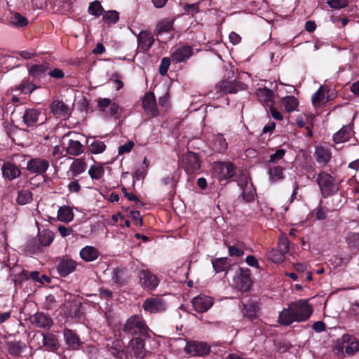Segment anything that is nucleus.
<instances>
[{
    "mask_svg": "<svg viewBox=\"0 0 359 359\" xmlns=\"http://www.w3.org/2000/svg\"><path fill=\"white\" fill-rule=\"evenodd\" d=\"M316 182L323 197L332 196L339 190V183L331 175L325 172L318 174Z\"/></svg>",
    "mask_w": 359,
    "mask_h": 359,
    "instance_id": "f257e3e1",
    "label": "nucleus"
},
{
    "mask_svg": "<svg viewBox=\"0 0 359 359\" xmlns=\"http://www.w3.org/2000/svg\"><path fill=\"white\" fill-rule=\"evenodd\" d=\"M123 330L126 334L144 336L149 328L141 316L134 315L126 320Z\"/></svg>",
    "mask_w": 359,
    "mask_h": 359,
    "instance_id": "f03ea898",
    "label": "nucleus"
},
{
    "mask_svg": "<svg viewBox=\"0 0 359 359\" xmlns=\"http://www.w3.org/2000/svg\"><path fill=\"white\" fill-rule=\"evenodd\" d=\"M250 271L245 268H238L233 278V285L240 291L246 292L251 286Z\"/></svg>",
    "mask_w": 359,
    "mask_h": 359,
    "instance_id": "7ed1b4c3",
    "label": "nucleus"
},
{
    "mask_svg": "<svg viewBox=\"0 0 359 359\" xmlns=\"http://www.w3.org/2000/svg\"><path fill=\"white\" fill-rule=\"evenodd\" d=\"M292 308L294 311L297 322L306 321L313 313L312 306L309 304L308 299H299L292 302Z\"/></svg>",
    "mask_w": 359,
    "mask_h": 359,
    "instance_id": "20e7f679",
    "label": "nucleus"
},
{
    "mask_svg": "<svg viewBox=\"0 0 359 359\" xmlns=\"http://www.w3.org/2000/svg\"><path fill=\"white\" fill-rule=\"evenodd\" d=\"M182 166L189 175L194 174L201 168V161L197 154L188 151L181 159Z\"/></svg>",
    "mask_w": 359,
    "mask_h": 359,
    "instance_id": "39448f33",
    "label": "nucleus"
},
{
    "mask_svg": "<svg viewBox=\"0 0 359 359\" xmlns=\"http://www.w3.org/2000/svg\"><path fill=\"white\" fill-rule=\"evenodd\" d=\"M219 180H228L235 175V168L230 162H215L212 167Z\"/></svg>",
    "mask_w": 359,
    "mask_h": 359,
    "instance_id": "423d86ee",
    "label": "nucleus"
},
{
    "mask_svg": "<svg viewBox=\"0 0 359 359\" xmlns=\"http://www.w3.org/2000/svg\"><path fill=\"white\" fill-rule=\"evenodd\" d=\"M138 277L141 286L147 290H154L159 283L157 276L147 269L141 270L139 272Z\"/></svg>",
    "mask_w": 359,
    "mask_h": 359,
    "instance_id": "0eeeda50",
    "label": "nucleus"
},
{
    "mask_svg": "<svg viewBox=\"0 0 359 359\" xmlns=\"http://www.w3.org/2000/svg\"><path fill=\"white\" fill-rule=\"evenodd\" d=\"M48 167L49 162L41 158H33L27 163V170L31 174L42 175L46 172Z\"/></svg>",
    "mask_w": 359,
    "mask_h": 359,
    "instance_id": "6e6552de",
    "label": "nucleus"
},
{
    "mask_svg": "<svg viewBox=\"0 0 359 359\" xmlns=\"http://www.w3.org/2000/svg\"><path fill=\"white\" fill-rule=\"evenodd\" d=\"M2 177L5 180L12 181L21 175V170L16 164L7 161L1 166Z\"/></svg>",
    "mask_w": 359,
    "mask_h": 359,
    "instance_id": "1a4fd4ad",
    "label": "nucleus"
},
{
    "mask_svg": "<svg viewBox=\"0 0 359 359\" xmlns=\"http://www.w3.org/2000/svg\"><path fill=\"white\" fill-rule=\"evenodd\" d=\"M238 185L243 189V199L247 202L253 201L255 189L253 188L251 179L247 175H243L238 180Z\"/></svg>",
    "mask_w": 359,
    "mask_h": 359,
    "instance_id": "9d476101",
    "label": "nucleus"
},
{
    "mask_svg": "<svg viewBox=\"0 0 359 359\" xmlns=\"http://www.w3.org/2000/svg\"><path fill=\"white\" fill-rule=\"evenodd\" d=\"M184 351L192 356H202L209 353L210 347L203 342L189 341L184 347Z\"/></svg>",
    "mask_w": 359,
    "mask_h": 359,
    "instance_id": "9b49d317",
    "label": "nucleus"
},
{
    "mask_svg": "<svg viewBox=\"0 0 359 359\" xmlns=\"http://www.w3.org/2000/svg\"><path fill=\"white\" fill-rule=\"evenodd\" d=\"M330 89L325 86H321L312 95L311 101L314 108H321L330 100L329 95Z\"/></svg>",
    "mask_w": 359,
    "mask_h": 359,
    "instance_id": "f8f14e48",
    "label": "nucleus"
},
{
    "mask_svg": "<svg viewBox=\"0 0 359 359\" xmlns=\"http://www.w3.org/2000/svg\"><path fill=\"white\" fill-rule=\"evenodd\" d=\"M192 305L197 312L204 313L212 307L213 299L209 296L200 294L192 299Z\"/></svg>",
    "mask_w": 359,
    "mask_h": 359,
    "instance_id": "ddd939ff",
    "label": "nucleus"
},
{
    "mask_svg": "<svg viewBox=\"0 0 359 359\" xmlns=\"http://www.w3.org/2000/svg\"><path fill=\"white\" fill-rule=\"evenodd\" d=\"M341 348L348 355H353L359 351V340L350 334H344L341 338Z\"/></svg>",
    "mask_w": 359,
    "mask_h": 359,
    "instance_id": "4468645a",
    "label": "nucleus"
},
{
    "mask_svg": "<svg viewBox=\"0 0 359 359\" xmlns=\"http://www.w3.org/2000/svg\"><path fill=\"white\" fill-rule=\"evenodd\" d=\"M144 311L149 313H157L166 309L165 302L160 297L147 299L142 305Z\"/></svg>",
    "mask_w": 359,
    "mask_h": 359,
    "instance_id": "2eb2a0df",
    "label": "nucleus"
},
{
    "mask_svg": "<svg viewBox=\"0 0 359 359\" xmlns=\"http://www.w3.org/2000/svg\"><path fill=\"white\" fill-rule=\"evenodd\" d=\"M193 55V49L190 46H177L172 52L171 60L176 63L184 62Z\"/></svg>",
    "mask_w": 359,
    "mask_h": 359,
    "instance_id": "dca6fc26",
    "label": "nucleus"
},
{
    "mask_svg": "<svg viewBox=\"0 0 359 359\" xmlns=\"http://www.w3.org/2000/svg\"><path fill=\"white\" fill-rule=\"evenodd\" d=\"M142 107L147 114L155 117L158 115L156 99L153 93H147L142 100Z\"/></svg>",
    "mask_w": 359,
    "mask_h": 359,
    "instance_id": "f3484780",
    "label": "nucleus"
},
{
    "mask_svg": "<svg viewBox=\"0 0 359 359\" xmlns=\"http://www.w3.org/2000/svg\"><path fill=\"white\" fill-rule=\"evenodd\" d=\"M41 113L39 110L36 109H28L25 110L22 120L24 123L27 127L36 126L38 123L41 120Z\"/></svg>",
    "mask_w": 359,
    "mask_h": 359,
    "instance_id": "a211bd4d",
    "label": "nucleus"
},
{
    "mask_svg": "<svg viewBox=\"0 0 359 359\" xmlns=\"http://www.w3.org/2000/svg\"><path fill=\"white\" fill-rule=\"evenodd\" d=\"M31 321L32 324L43 329H49L53 323L52 318L48 315L42 312L35 313L32 317Z\"/></svg>",
    "mask_w": 359,
    "mask_h": 359,
    "instance_id": "6ab92c4d",
    "label": "nucleus"
},
{
    "mask_svg": "<svg viewBox=\"0 0 359 359\" xmlns=\"http://www.w3.org/2000/svg\"><path fill=\"white\" fill-rule=\"evenodd\" d=\"M294 322H297L294 311L292 308V303L288 308H285L280 312L278 316V323L283 325H290Z\"/></svg>",
    "mask_w": 359,
    "mask_h": 359,
    "instance_id": "aec40b11",
    "label": "nucleus"
},
{
    "mask_svg": "<svg viewBox=\"0 0 359 359\" xmlns=\"http://www.w3.org/2000/svg\"><path fill=\"white\" fill-rule=\"evenodd\" d=\"M154 41V36L151 32L142 31L137 36L138 48H140L143 52H147L150 49Z\"/></svg>",
    "mask_w": 359,
    "mask_h": 359,
    "instance_id": "412c9836",
    "label": "nucleus"
},
{
    "mask_svg": "<svg viewBox=\"0 0 359 359\" xmlns=\"http://www.w3.org/2000/svg\"><path fill=\"white\" fill-rule=\"evenodd\" d=\"M129 346L131 348L134 356L142 359L145 355L144 343L142 338L136 337L130 340Z\"/></svg>",
    "mask_w": 359,
    "mask_h": 359,
    "instance_id": "4be33fe9",
    "label": "nucleus"
},
{
    "mask_svg": "<svg viewBox=\"0 0 359 359\" xmlns=\"http://www.w3.org/2000/svg\"><path fill=\"white\" fill-rule=\"evenodd\" d=\"M67 344L72 349L76 350L81 345V341L76 332L69 329H65L63 332Z\"/></svg>",
    "mask_w": 359,
    "mask_h": 359,
    "instance_id": "5701e85b",
    "label": "nucleus"
},
{
    "mask_svg": "<svg viewBox=\"0 0 359 359\" xmlns=\"http://www.w3.org/2000/svg\"><path fill=\"white\" fill-rule=\"evenodd\" d=\"M76 266V263L72 259H65L60 262L57 266V271L60 276H66L72 273Z\"/></svg>",
    "mask_w": 359,
    "mask_h": 359,
    "instance_id": "b1692460",
    "label": "nucleus"
},
{
    "mask_svg": "<svg viewBox=\"0 0 359 359\" xmlns=\"http://www.w3.org/2000/svg\"><path fill=\"white\" fill-rule=\"evenodd\" d=\"M51 111L53 114L67 117L70 114V109L62 102L54 101L50 105Z\"/></svg>",
    "mask_w": 359,
    "mask_h": 359,
    "instance_id": "393cba45",
    "label": "nucleus"
},
{
    "mask_svg": "<svg viewBox=\"0 0 359 359\" xmlns=\"http://www.w3.org/2000/svg\"><path fill=\"white\" fill-rule=\"evenodd\" d=\"M98 250L93 246H86L80 251V256L85 262H93L99 257Z\"/></svg>",
    "mask_w": 359,
    "mask_h": 359,
    "instance_id": "a878e982",
    "label": "nucleus"
},
{
    "mask_svg": "<svg viewBox=\"0 0 359 359\" xmlns=\"http://www.w3.org/2000/svg\"><path fill=\"white\" fill-rule=\"evenodd\" d=\"M351 135V128L349 126H344L334 135L333 140L335 143L339 144L349 140Z\"/></svg>",
    "mask_w": 359,
    "mask_h": 359,
    "instance_id": "bb28decb",
    "label": "nucleus"
},
{
    "mask_svg": "<svg viewBox=\"0 0 359 359\" xmlns=\"http://www.w3.org/2000/svg\"><path fill=\"white\" fill-rule=\"evenodd\" d=\"M87 168V165L83 159L76 158L70 165L69 170L74 177H76L84 172Z\"/></svg>",
    "mask_w": 359,
    "mask_h": 359,
    "instance_id": "cd10ccee",
    "label": "nucleus"
},
{
    "mask_svg": "<svg viewBox=\"0 0 359 359\" xmlns=\"http://www.w3.org/2000/svg\"><path fill=\"white\" fill-rule=\"evenodd\" d=\"M10 24L16 28H22L28 25V20L20 13L15 12L9 18Z\"/></svg>",
    "mask_w": 359,
    "mask_h": 359,
    "instance_id": "c85d7f7f",
    "label": "nucleus"
},
{
    "mask_svg": "<svg viewBox=\"0 0 359 359\" xmlns=\"http://www.w3.org/2000/svg\"><path fill=\"white\" fill-rule=\"evenodd\" d=\"M74 212L69 206L60 207L57 211V219L60 222L68 223L73 220Z\"/></svg>",
    "mask_w": 359,
    "mask_h": 359,
    "instance_id": "c756f323",
    "label": "nucleus"
},
{
    "mask_svg": "<svg viewBox=\"0 0 359 359\" xmlns=\"http://www.w3.org/2000/svg\"><path fill=\"white\" fill-rule=\"evenodd\" d=\"M280 104L286 111L292 112L297 109L299 102L294 96H285L280 100Z\"/></svg>",
    "mask_w": 359,
    "mask_h": 359,
    "instance_id": "7c9ffc66",
    "label": "nucleus"
},
{
    "mask_svg": "<svg viewBox=\"0 0 359 359\" xmlns=\"http://www.w3.org/2000/svg\"><path fill=\"white\" fill-rule=\"evenodd\" d=\"M55 235L48 229H43L38 233V241L41 246L49 245L54 240Z\"/></svg>",
    "mask_w": 359,
    "mask_h": 359,
    "instance_id": "2f4dec72",
    "label": "nucleus"
},
{
    "mask_svg": "<svg viewBox=\"0 0 359 359\" xmlns=\"http://www.w3.org/2000/svg\"><path fill=\"white\" fill-rule=\"evenodd\" d=\"M259 306L255 302H248L243 304V313L244 316L252 319L257 317Z\"/></svg>",
    "mask_w": 359,
    "mask_h": 359,
    "instance_id": "473e14b6",
    "label": "nucleus"
},
{
    "mask_svg": "<svg viewBox=\"0 0 359 359\" xmlns=\"http://www.w3.org/2000/svg\"><path fill=\"white\" fill-rule=\"evenodd\" d=\"M43 343L48 350L55 351L57 349L58 344L55 335L47 333L43 334Z\"/></svg>",
    "mask_w": 359,
    "mask_h": 359,
    "instance_id": "72a5a7b5",
    "label": "nucleus"
},
{
    "mask_svg": "<svg viewBox=\"0 0 359 359\" xmlns=\"http://www.w3.org/2000/svg\"><path fill=\"white\" fill-rule=\"evenodd\" d=\"M88 174L93 180H100L104 174V168L102 164L95 163L90 167Z\"/></svg>",
    "mask_w": 359,
    "mask_h": 359,
    "instance_id": "f704fd0d",
    "label": "nucleus"
},
{
    "mask_svg": "<svg viewBox=\"0 0 359 359\" xmlns=\"http://www.w3.org/2000/svg\"><path fill=\"white\" fill-rule=\"evenodd\" d=\"M213 149L218 152H223L227 149L228 144L221 134L214 135L212 139Z\"/></svg>",
    "mask_w": 359,
    "mask_h": 359,
    "instance_id": "c9c22d12",
    "label": "nucleus"
},
{
    "mask_svg": "<svg viewBox=\"0 0 359 359\" xmlns=\"http://www.w3.org/2000/svg\"><path fill=\"white\" fill-rule=\"evenodd\" d=\"M316 161L319 163L325 164L331 158L330 151L323 147H317L316 148Z\"/></svg>",
    "mask_w": 359,
    "mask_h": 359,
    "instance_id": "e433bc0d",
    "label": "nucleus"
},
{
    "mask_svg": "<svg viewBox=\"0 0 359 359\" xmlns=\"http://www.w3.org/2000/svg\"><path fill=\"white\" fill-rule=\"evenodd\" d=\"M212 264L215 273L224 271L228 269L229 266V263L226 257H221L212 259Z\"/></svg>",
    "mask_w": 359,
    "mask_h": 359,
    "instance_id": "4c0bfd02",
    "label": "nucleus"
},
{
    "mask_svg": "<svg viewBox=\"0 0 359 359\" xmlns=\"http://www.w3.org/2000/svg\"><path fill=\"white\" fill-rule=\"evenodd\" d=\"M83 147L80 143L79 141L77 140H69L67 147V152L73 156H78L83 153Z\"/></svg>",
    "mask_w": 359,
    "mask_h": 359,
    "instance_id": "58836bf2",
    "label": "nucleus"
},
{
    "mask_svg": "<svg viewBox=\"0 0 359 359\" xmlns=\"http://www.w3.org/2000/svg\"><path fill=\"white\" fill-rule=\"evenodd\" d=\"M25 345L20 341H9L6 344V348L10 354L13 355H20L23 350Z\"/></svg>",
    "mask_w": 359,
    "mask_h": 359,
    "instance_id": "ea45409f",
    "label": "nucleus"
},
{
    "mask_svg": "<svg viewBox=\"0 0 359 359\" xmlns=\"http://www.w3.org/2000/svg\"><path fill=\"white\" fill-rule=\"evenodd\" d=\"M118 13L116 11H104L102 13V20L108 25H114L118 21Z\"/></svg>",
    "mask_w": 359,
    "mask_h": 359,
    "instance_id": "a19ab883",
    "label": "nucleus"
},
{
    "mask_svg": "<svg viewBox=\"0 0 359 359\" xmlns=\"http://www.w3.org/2000/svg\"><path fill=\"white\" fill-rule=\"evenodd\" d=\"M88 149L90 153L98 154L102 153L106 149V145L102 141L93 140V141L89 144Z\"/></svg>",
    "mask_w": 359,
    "mask_h": 359,
    "instance_id": "79ce46f5",
    "label": "nucleus"
},
{
    "mask_svg": "<svg viewBox=\"0 0 359 359\" xmlns=\"http://www.w3.org/2000/svg\"><path fill=\"white\" fill-rule=\"evenodd\" d=\"M269 175L271 181L276 182L284 178L283 168L279 166L270 168L269 170Z\"/></svg>",
    "mask_w": 359,
    "mask_h": 359,
    "instance_id": "37998d69",
    "label": "nucleus"
},
{
    "mask_svg": "<svg viewBox=\"0 0 359 359\" xmlns=\"http://www.w3.org/2000/svg\"><path fill=\"white\" fill-rule=\"evenodd\" d=\"M35 88L36 86L32 83V82L25 79L18 86L15 87V90H19L24 94H28L31 93Z\"/></svg>",
    "mask_w": 359,
    "mask_h": 359,
    "instance_id": "c03bdc74",
    "label": "nucleus"
},
{
    "mask_svg": "<svg viewBox=\"0 0 359 359\" xmlns=\"http://www.w3.org/2000/svg\"><path fill=\"white\" fill-rule=\"evenodd\" d=\"M104 9L98 1L90 3L88 7L89 14L97 18L102 15Z\"/></svg>",
    "mask_w": 359,
    "mask_h": 359,
    "instance_id": "a18cd8bd",
    "label": "nucleus"
},
{
    "mask_svg": "<svg viewBox=\"0 0 359 359\" xmlns=\"http://www.w3.org/2000/svg\"><path fill=\"white\" fill-rule=\"evenodd\" d=\"M172 29V22L168 19L160 21L156 25L157 34L170 32Z\"/></svg>",
    "mask_w": 359,
    "mask_h": 359,
    "instance_id": "49530a36",
    "label": "nucleus"
},
{
    "mask_svg": "<svg viewBox=\"0 0 359 359\" xmlns=\"http://www.w3.org/2000/svg\"><path fill=\"white\" fill-rule=\"evenodd\" d=\"M285 255L278 249L272 250L269 253V258L274 263H280L285 260Z\"/></svg>",
    "mask_w": 359,
    "mask_h": 359,
    "instance_id": "de8ad7c7",
    "label": "nucleus"
},
{
    "mask_svg": "<svg viewBox=\"0 0 359 359\" xmlns=\"http://www.w3.org/2000/svg\"><path fill=\"white\" fill-rule=\"evenodd\" d=\"M32 200V194L29 190H22L18 193L17 201L20 205H25Z\"/></svg>",
    "mask_w": 359,
    "mask_h": 359,
    "instance_id": "09e8293b",
    "label": "nucleus"
},
{
    "mask_svg": "<svg viewBox=\"0 0 359 359\" xmlns=\"http://www.w3.org/2000/svg\"><path fill=\"white\" fill-rule=\"evenodd\" d=\"M48 69L46 65H34L29 67V73L34 76H39Z\"/></svg>",
    "mask_w": 359,
    "mask_h": 359,
    "instance_id": "8fccbe9b",
    "label": "nucleus"
},
{
    "mask_svg": "<svg viewBox=\"0 0 359 359\" xmlns=\"http://www.w3.org/2000/svg\"><path fill=\"white\" fill-rule=\"evenodd\" d=\"M220 88L225 93H236L238 91L237 84L226 81L221 83Z\"/></svg>",
    "mask_w": 359,
    "mask_h": 359,
    "instance_id": "3c124183",
    "label": "nucleus"
},
{
    "mask_svg": "<svg viewBox=\"0 0 359 359\" xmlns=\"http://www.w3.org/2000/svg\"><path fill=\"white\" fill-rule=\"evenodd\" d=\"M346 241L350 247L359 246V233L355 232L348 233L346 237Z\"/></svg>",
    "mask_w": 359,
    "mask_h": 359,
    "instance_id": "603ef678",
    "label": "nucleus"
},
{
    "mask_svg": "<svg viewBox=\"0 0 359 359\" xmlns=\"http://www.w3.org/2000/svg\"><path fill=\"white\" fill-rule=\"evenodd\" d=\"M278 249L285 254H287L289 252L290 241L285 235H283L280 237L278 243Z\"/></svg>",
    "mask_w": 359,
    "mask_h": 359,
    "instance_id": "864d4df0",
    "label": "nucleus"
},
{
    "mask_svg": "<svg viewBox=\"0 0 359 359\" xmlns=\"http://www.w3.org/2000/svg\"><path fill=\"white\" fill-rule=\"evenodd\" d=\"M285 154V150L283 149H277L274 154L270 155L269 162L278 163L280 161Z\"/></svg>",
    "mask_w": 359,
    "mask_h": 359,
    "instance_id": "5fc2aeb1",
    "label": "nucleus"
},
{
    "mask_svg": "<svg viewBox=\"0 0 359 359\" xmlns=\"http://www.w3.org/2000/svg\"><path fill=\"white\" fill-rule=\"evenodd\" d=\"M328 5L335 9H340L347 6L348 2L347 0H329Z\"/></svg>",
    "mask_w": 359,
    "mask_h": 359,
    "instance_id": "6e6d98bb",
    "label": "nucleus"
},
{
    "mask_svg": "<svg viewBox=\"0 0 359 359\" xmlns=\"http://www.w3.org/2000/svg\"><path fill=\"white\" fill-rule=\"evenodd\" d=\"M170 65V59L168 57H163L161 62L159 66V73L162 76H165L167 74L168 69Z\"/></svg>",
    "mask_w": 359,
    "mask_h": 359,
    "instance_id": "4d7b16f0",
    "label": "nucleus"
},
{
    "mask_svg": "<svg viewBox=\"0 0 359 359\" xmlns=\"http://www.w3.org/2000/svg\"><path fill=\"white\" fill-rule=\"evenodd\" d=\"M199 4L200 2L191 4H187L184 6V10L188 14L198 13L199 11Z\"/></svg>",
    "mask_w": 359,
    "mask_h": 359,
    "instance_id": "13d9d810",
    "label": "nucleus"
},
{
    "mask_svg": "<svg viewBox=\"0 0 359 359\" xmlns=\"http://www.w3.org/2000/svg\"><path fill=\"white\" fill-rule=\"evenodd\" d=\"M134 147V143L132 141H128L127 143L120 146L118 149V153L119 155H122L126 153H129Z\"/></svg>",
    "mask_w": 359,
    "mask_h": 359,
    "instance_id": "bf43d9fd",
    "label": "nucleus"
},
{
    "mask_svg": "<svg viewBox=\"0 0 359 359\" xmlns=\"http://www.w3.org/2000/svg\"><path fill=\"white\" fill-rule=\"evenodd\" d=\"M109 107V114L111 116L118 118L120 116L121 109L118 104H116L115 102H112Z\"/></svg>",
    "mask_w": 359,
    "mask_h": 359,
    "instance_id": "052dcab7",
    "label": "nucleus"
},
{
    "mask_svg": "<svg viewBox=\"0 0 359 359\" xmlns=\"http://www.w3.org/2000/svg\"><path fill=\"white\" fill-rule=\"evenodd\" d=\"M229 255L231 257H241L244 254V251L236 246H229L228 248Z\"/></svg>",
    "mask_w": 359,
    "mask_h": 359,
    "instance_id": "680f3d73",
    "label": "nucleus"
},
{
    "mask_svg": "<svg viewBox=\"0 0 359 359\" xmlns=\"http://www.w3.org/2000/svg\"><path fill=\"white\" fill-rule=\"evenodd\" d=\"M67 189L69 192H79L81 189V186L76 180H73L70 181V182L67 185Z\"/></svg>",
    "mask_w": 359,
    "mask_h": 359,
    "instance_id": "e2e57ef3",
    "label": "nucleus"
},
{
    "mask_svg": "<svg viewBox=\"0 0 359 359\" xmlns=\"http://www.w3.org/2000/svg\"><path fill=\"white\" fill-rule=\"evenodd\" d=\"M245 262L248 265L255 267L256 269L259 268V262L258 260L253 255H248L245 258Z\"/></svg>",
    "mask_w": 359,
    "mask_h": 359,
    "instance_id": "0e129e2a",
    "label": "nucleus"
},
{
    "mask_svg": "<svg viewBox=\"0 0 359 359\" xmlns=\"http://www.w3.org/2000/svg\"><path fill=\"white\" fill-rule=\"evenodd\" d=\"M57 230L60 233V234L62 236V237H66L67 236H69L73 232V230L72 228L70 227H66L65 226H59L58 228H57Z\"/></svg>",
    "mask_w": 359,
    "mask_h": 359,
    "instance_id": "69168bd1",
    "label": "nucleus"
},
{
    "mask_svg": "<svg viewBox=\"0 0 359 359\" xmlns=\"http://www.w3.org/2000/svg\"><path fill=\"white\" fill-rule=\"evenodd\" d=\"M111 103V100L109 98H100L97 101L98 107L103 111H104L105 108L109 107Z\"/></svg>",
    "mask_w": 359,
    "mask_h": 359,
    "instance_id": "338daca9",
    "label": "nucleus"
},
{
    "mask_svg": "<svg viewBox=\"0 0 359 359\" xmlns=\"http://www.w3.org/2000/svg\"><path fill=\"white\" fill-rule=\"evenodd\" d=\"M350 315L359 320V303L352 304L350 309Z\"/></svg>",
    "mask_w": 359,
    "mask_h": 359,
    "instance_id": "774afa93",
    "label": "nucleus"
}]
</instances>
